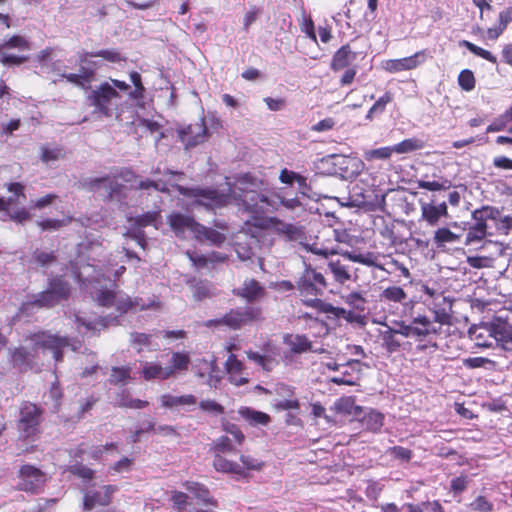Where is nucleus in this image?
<instances>
[{
    "label": "nucleus",
    "mask_w": 512,
    "mask_h": 512,
    "mask_svg": "<svg viewBox=\"0 0 512 512\" xmlns=\"http://www.w3.org/2000/svg\"><path fill=\"white\" fill-rule=\"evenodd\" d=\"M179 138L186 148L195 147L204 142L208 136V130L204 119L195 124H190L185 128L178 130Z\"/></svg>",
    "instance_id": "14"
},
{
    "label": "nucleus",
    "mask_w": 512,
    "mask_h": 512,
    "mask_svg": "<svg viewBox=\"0 0 512 512\" xmlns=\"http://www.w3.org/2000/svg\"><path fill=\"white\" fill-rule=\"evenodd\" d=\"M388 454L405 462H408L412 457V451L402 446H394L389 448Z\"/></svg>",
    "instance_id": "64"
},
{
    "label": "nucleus",
    "mask_w": 512,
    "mask_h": 512,
    "mask_svg": "<svg viewBox=\"0 0 512 512\" xmlns=\"http://www.w3.org/2000/svg\"><path fill=\"white\" fill-rule=\"evenodd\" d=\"M171 501L175 509H177L179 512H182L188 505V496L183 492L174 491L171 496Z\"/></svg>",
    "instance_id": "63"
},
{
    "label": "nucleus",
    "mask_w": 512,
    "mask_h": 512,
    "mask_svg": "<svg viewBox=\"0 0 512 512\" xmlns=\"http://www.w3.org/2000/svg\"><path fill=\"white\" fill-rule=\"evenodd\" d=\"M285 350L282 355L280 349L274 344L267 343L263 347V353L249 351V360L260 366L264 371H272L282 358L286 364H291L295 359L305 353H322L324 349L316 348L306 335L287 333L283 336Z\"/></svg>",
    "instance_id": "3"
},
{
    "label": "nucleus",
    "mask_w": 512,
    "mask_h": 512,
    "mask_svg": "<svg viewBox=\"0 0 512 512\" xmlns=\"http://www.w3.org/2000/svg\"><path fill=\"white\" fill-rule=\"evenodd\" d=\"M48 289L53 292V295L60 301L69 295V285L61 277L51 278L49 281Z\"/></svg>",
    "instance_id": "38"
},
{
    "label": "nucleus",
    "mask_w": 512,
    "mask_h": 512,
    "mask_svg": "<svg viewBox=\"0 0 512 512\" xmlns=\"http://www.w3.org/2000/svg\"><path fill=\"white\" fill-rule=\"evenodd\" d=\"M486 334L491 338V335L486 328L474 326L469 329V337L474 340L475 344L479 347L491 346V341L486 340Z\"/></svg>",
    "instance_id": "45"
},
{
    "label": "nucleus",
    "mask_w": 512,
    "mask_h": 512,
    "mask_svg": "<svg viewBox=\"0 0 512 512\" xmlns=\"http://www.w3.org/2000/svg\"><path fill=\"white\" fill-rule=\"evenodd\" d=\"M381 299L395 303H403L407 299V294L399 286H390L383 290Z\"/></svg>",
    "instance_id": "43"
},
{
    "label": "nucleus",
    "mask_w": 512,
    "mask_h": 512,
    "mask_svg": "<svg viewBox=\"0 0 512 512\" xmlns=\"http://www.w3.org/2000/svg\"><path fill=\"white\" fill-rule=\"evenodd\" d=\"M130 109L136 107V118L130 122V130L134 128V132L140 137L152 136L154 144L165 137L161 131V125L153 120L146 118L152 108V98L143 86L141 75L138 72H130Z\"/></svg>",
    "instance_id": "4"
},
{
    "label": "nucleus",
    "mask_w": 512,
    "mask_h": 512,
    "mask_svg": "<svg viewBox=\"0 0 512 512\" xmlns=\"http://www.w3.org/2000/svg\"><path fill=\"white\" fill-rule=\"evenodd\" d=\"M327 283L324 276L311 267H307L297 281V289L302 297H314L323 294Z\"/></svg>",
    "instance_id": "10"
},
{
    "label": "nucleus",
    "mask_w": 512,
    "mask_h": 512,
    "mask_svg": "<svg viewBox=\"0 0 512 512\" xmlns=\"http://www.w3.org/2000/svg\"><path fill=\"white\" fill-rule=\"evenodd\" d=\"M76 322L79 325L84 326L87 330H99L102 327H106L108 324L106 319L103 317H98V318L95 317V318L91 319V318L76 316Z\"/></svg>",
    "instance_id": "51"
},
{
    "label": "nucleus",
    "mask_w": 512,
    "mask_h": 512,
    "mask_svg": "<svg viewBox=\"0 0 512 512\" xmlns=\"http://www.w3.org/2000/svg\"><path fill=\"white\" fill-rule=\"evenodd\" d=\"M327 270L332 274L334 280L339 284H344L351 279V274L346 265L339 259L329 260Z\"/></svg>",
    "instance_id": "29"
},
{
    "label": "nucleus",
    "mask_w": 512,
    "mask_h": 512,
    "mask_svg": "<svg viewBox=\"0 0 512 512\" xmlns=\"http://www.w3.org/2000/svg\"><path fill=\"white\" fill-rule=\"evenodd\" d=\"M153 334L133 333L130 335V342L138 352L147 350H157L159 345L152 341Z\"/></svg>",
    "instance_id": "30"
},
{
    "label": "nucleus",
    "mask_w": 512,
    "mask_h": 512,
    "mask_svg": "<svg viewBox=\"0 0 512 512\" xmlns=\"http://www.w3.org/2000/svg\"><path fill=\"white\" fill-rule=\"evenodd\" d=\"M470 507L476 512H491L493 504L488 501L484 496H478L471 504Z\"/></svg>",
    "instance_id": "62"
},
{
    "label": "nucleus",
    "mask_w": 512,
    "mask_h": 512,
    "mask_svg": "<svg viewBox=\"0 0 512 512\" xmlns=\"http://www.w3.org/2000/svg\"><path fill=\"white\" fill-rule=\"evenodd\" d=\"M71 474L81 478L84 484L89 483L94 477V471L82 463H75L67 468Z\"/></svg>",
    "instance_id": "47"
},
{
    "label": "nucleus",
    "mask_w": 512,
    "mask_h": 512,
    "mask_svg": "<svg viewBox=\"0 0 512 512\" xmlns=\"http://www.w3.org/2000/svg\"><path fill=\"white\" fill-rule=\"evenodd\" d=\"M263 9L257 6H252L249 11L246 12L243 18V27L245 31H248L250 26L261 16Z\"/></svg>",
    "instance_id": "57"
},
{
    "label": "nucleus",
    "mask_w": 512,
    "mask_h": 512,
    "mask_svg": "<svg viewBox=\"0 0 512 512\" xmlns=\"http://www.w3.org/2000/svg\"><path fill=\"white\" fill-rule=\"evenodd\" d=\"M159 214L156 212H148L141 216L132 218L130 217V223L134 221V223L139 227H145L147 225L155 224Z\"/></svg>",
    "instance_id": "58"
},
{
    "label": "nucleus",
    "mask_w": 512,
    "mask_h": 512,
    "mask_svg": "<svg viewBox=\"0 0 512 512\" xmlns=\"http://www.w3.org/2000/svg\"><path fill=\"white\" fill-rule=\"evenodd\" d=\"M392 146H385L364 151L363 157L366 161L388 160L393 155Z\"/></svg>",
    "instance_id": "42"
},
{
    "label": "nucleus",
    "mask_w": 512,
    "mask_h": 512,
    "mask_svg": "<svg viewBox=\"0 0 512 512\" xmlns=\"http://www.w3.org/2000/svg\"><path fill=\"white\" fill-rule=\"evenodd\" d=\"M424 146L425 143L423 140L418 138H408L401 141L400 143L392 145V149L394 153L407 154L417 150H421L424 148Z\"/></svg>",
    "instance_id": "33"
},
{
    "label": "nucleus",
    "mask_w": 512,
    "mask_h": 512,
    "mask_svg": "<svg viewBox=\"0 0 512 512\" xmlns=\"http://www.w3.org/2000/svg\"><path fill=\"white\" fill-rule=\"evenodd\" d=\"M345 303L354 310L363 312L366 309L367 301L361 292L353 291L344 297Z\"/></svg>",
    "instance_id": "49"
},
{
    "label": "nucleus",
    "mask_w": 512,
    "mask_h": 512,
    "mask_svg": "<svg viewBox=\"0 0 512 512\" xmlns=\"http://www.w3.org/2000/svg\"><path fill=\"white\" fill-rule=\"evenodd\" d=\"M18 489L21 491L39 493L46 482L45 474L33 465H23L19 470Z\"/></svg>",
    "instance_id": "12"
},
{
    "label": "nucleus",
    "mask_w": 512,
    "mask_h": 512,
    "mask_svg": "<svg viewBox=\"0 0 512 512\" xmlns=\"http://www.w3.org/2000/svg\"><path fill=\"white\" fill-rule=\"evenodd\" d=\"M59 300L53 295L48 288L45 291L38 293L33 296V300L28 301L26 306H37V307H52L57 304Z\"/></svg>",
    "instance_id": "36"
},
{
    "label": "nucleus",
    "mask_w": 512,
    "mask_h": 512,
    "mask_svg": "<svg viewBox=\"0 0 512 512\" xmlns=\"http://www.w3.org/2000/svg\"><path fill=\"white\" fill-rule=\"evenodd\" d=\"M334 409L341 414L359 416L361 408L355 404L353 397H341L334 403Z\"/></svg>",
    "instance_id": "32"
},
{
    "label": "nucleus",
    "mask_w": 512,
    "mask_h": 512,
    "mask_svg": "<svg viewBox=\"0 0 512 512\" xmlns=\"http://www.w3.org/2000/svg\"><path fill=\"white\" fill-rule=\"evenodd\" d=\"M233 293L245 299L248 303H254L264 298L266 290L257 280L246 279L240 287L233 290Z\"/></svg>",
    "instance_id": "17"
},
{
    "label": "nucleus",
    "mask_w": 512,
    "mask_h": 512,
    "mask_svg": "<svg viewBox=\"0 0 512 512\" xmlns=\"http://www.w3.org/2000/svg\"><path fill=\"white\" fill-rule=\"evenodd\" d=\"M460 46L467 48L471 53L493 63H497V58L488 50H485L467 40H462L459 43Z\"/></svg>",
    "instance_id": "48"
},
{
    "label": "nucleus",
    "mask_w": 512,
    "mask_h": 512,
    "mask_svg": "<svg viewBox=\"0 0 512 512\" xmlns=\"http://www.w3.org/2000/svg\"><path fill=\"white\" fill-rule=\"evenodd\" d=\"M459 86L465 91H471L475 87V77L471 70H462L458 76Z\"/></svg>",
    "instance_id": "54"
},
{
    "label": "nucleus",
    "mask_w": 512,
    "mask_h": 512,
    "mask_svg": "<svg viewBox=\"0 0 512 512\" xmlns=\"http://www.w3.org/2000/svg\"><path fill=\"white\" fill-rule=\"evenodd\" d=\"M183 486L194 496V498L199 500L202 504L211 505L214 507L218 505L217 500L210 495L209 490L203 484L187 481Z\"/></svg>",
    "instance_id": "25"
},
{
    "label": "nucleus",
    "mask_w": 512,
    "mask_h": 512,
    "mask_svg": "<svg viewBox=\"0 0 512 512\" xmlns=\"http://www.w3.org/2000/svg\"><path fill=\"white\" fill-rule=\"evenodd\" d=\"M240 461L243 464L244 470H255L259 471L263 468L264 463L252 456L249 455H241Z\"/></svg>",
    "instance_id": "61"
},
{
    "label": "nucleus",
    "mask_w": 512,
    "mask_h": 512,
    "mask_svg": "<svg viewBox=\"0 0 512 512\" xmlns=\"http://www.w3.org/2000/svg\"><path fill=\"white\" fill-rule=\"evenodd\" d=\"M342 256L355 263H360L369 267H375L380 270H386L379 262V255L374 252L356 253L353 251H346L342 254Z\"/></svg>",
    "instance_id": "26"
},
{
    "label": "nucleus",
    "mask_w": 512,
    "mask_h": 512,
    "mask_svg": "<svg viewBox=\"0 0 512 512\" xmlns=\"http://www.w3.org/2000/svg\"><path fill=\"white\" fill-rule=\"evenodd\" d=\"M357 58V52L353 51L349 45H343L333 55L331 68L333 71L342 70L350 66Z\"/></svg>",
    "instance_id": "24"
},
{
    "label": "nucleus",
    "mask_w": 512,
    "mask_h": 512,
    "mask_svg": "<svg viewBox=\"0 0 512 512\" xmlns=\"http://www.w3.org/2000/svg\"><path fill=\"white\" fill-rule=\"evenodd\" d=\"M213 467L216 471L222 473H231L236 475L237 479L248 477V473L238 463L227 460L221 454H215L213 459Z\"/></svg>",
    "instance_id": "23"
},
{
    "label": "nucleus",
    "mask_w": 512,
    "mask_h": 512,
    "mask_svg": "<svg viewBox=\"0 0 512 512\" xmlns=\"http://www.w3.org/2000/svg\"><path fill=\"white\" fill-rule=\"evenodd\" d=\"M426 51H418L415 54L400 59H389L383 63V68L389 73L413 70L426 61Z\"/></svg>",
    "instance_id": "13"
},
{
    "label": "nucleus",
    "mask_w": 512,
    "mask_h": 512,
    "mask_svg": "<svg viewBox=\"0 0 512 512\" xmlns=\"http://www.w3.org/2000/svg\"><path fill=\"white\" fill-rule=\"evenodd\" d=\"M190 362L189 356L186 353L174 352L169 361L170 365L167 368L172 370V375L177 371L186 370Z\"/></svg>",
    "instance_id": "46"
},
{
    "label": "nucleus",
    "mask_w": 512,
    "mask_h": 512,
    "mask_svg": "<svg viewBox=\"0 0 512 512\" xmlns=\"http://www.w3.org/2000/svg\"><path fill=\"white\" fill-rule=\"evenodd\" d=\"M67 338L52 335L48 332L33 334L27 339V344L15 348L11 352V362L20 372L39 370V361L46 351L52 352V358L56 363L62 359V349L67 347Z\"/></svg>",
    "instance_id": "2"
},
{
    "label": "nucleus",
    "mask_w": 512,
    "mask_h": 512,
    "mask_svg": "<svg viewBox=\"0 0 512 512\" xmlns=\"http://www.w3.org/2000/svg\"><path fill=\"white\" fill-rule=\"evenodd\" d=\"M239 415L249 422L250 425L266 426L270 423V416L264 412L254 410L250 407H241L238 410Z\"/></svg>",
    "instance_id": "28"
},
{
    "label": "nucleus",
    "mask_w": 512,
    "mask_h": 512,
    "mask_svg": "<svg viewBox=\"0 0 512 512\" xmlns=\"http://www.w3.org/2000/svg\"><path fill=\"white\" fill-rule=\"evenodd\" d=\"M422 218L431 226H435L441 217L448 215V209L445 202L440 204L422 203Z\"/></svg>",
    "instance_id": "22"
},
{
    "label": "nucleus",
    "mask_w": 512,
    "mask_h": 512,
    "mask_svg": "<svg viewBox=\"0 0 512 512\" xmlns=\"http://www.w3.org/2000/svg\"><path fill=\"white\" fill-rule=\"evenodd\" d=\"M383 414L374 410L366 413L362 418V424L370 431L377 432L383 426Z\"/></svg>",
    "instance_id": "39"
},
{
    "label": "nucleus",
    "mask_w": 512,
    "mask_h": 512,
    "mask_svg": "<svg viewBox=\"0 0 512 512\" xmlns=\"http://www.w3.org/2000/svg\"><path fill=\"white\" fill-rule=\"evenodd\" d=\"M262 319V309L256 306L231 309L222 317L224 325L234 330Z\"/></svg>",
    "instance_id": "11"
},
{
    "label": "nucleus",
    "mask_w": 512,
    "mask_h": 512,
    "mask_svg": "<svg viewBox=\"0 0 512 512\" xmlns=\"http://www.w3.org/2000/svg\"><path fill=\"white\" fill-rule=\"evenodd\" d=\"M429 310L433 314V319L441 327L444 324H449L452 312V301L443 296L436 295L434 299L428 304Z\"/></svg>",
    "instance_id": "16"
},
{
    "label": "nucleus",
    "mask_w": 512,
    "mask_h": 512,
    "mask_svg": "<svg viewBox=\"0 0 512 512\" xmlns=\"http://www.w3.org/2000/svg\"><path fill=\"white\" fill-rule=\"evenodd\" d=\"M32 258H33V261L41 267H46V266L50 265L52 262H54V260H55V256H54L53 252H45V251H41L38 249L35 250Z\"/></svg>",
    "instance_id": "56"
},
{
    "label": "nucleus",
    "mask_w": 512,
    "mask_h": 512,
    "mask_svg": "<svg viewBox=\"0 0 512 512\" xmlns=\"http://www.w3.org/2000/svg\"><path fill=\"white\" fill-rule=\"evenodd\" d=\"M121 91L128 90V85L124 81L111 80V83L105 82L99 86L97 90L92 92L90 96L91 104L94 105L101 113L110 115L111 106L117 107L120 98L116 89Z\"/></svg>",
    "instance_id": "9"
},
{
    "label": "nucleus",
    "mask_w": 512,
    "mask_h": 512,
    "mask_svg": "<svg viewBox=\"0 0 512 512\" xmlns=\"http://www.w3.org/2000/svg\"><path fill=\"white\" fill-rule=\"evenodd\" d=\"M125 266L111 270L106 268L103 272L94 264H85L74 271L80 285L88 291L101 306H110L114 302L115 294L112 291L115 279L124 274Z\"/></svg>",
    "instance_id": "5"
},
{
    "label": "nucleus",
    "mask_w": 512,
    "mask_h": 512,
    "mask_svg": "<svg viewBox=\"0 0 512 512\" xmlns=\"http://www.w3.org/2000/svg\"><path fill=\"white\" fill-rule=\"evenodd\" d=\"M268 222L275 233L287 241L302 243L306 238L304 229L301 226L284 222L276 217L269 218Z\"/></svg>",
    "instance_id": "15"
},
{
    "label": "nucleus",
    "mask_w": 512,
    "mask_h": 512,
    "mask_svg": "<svg viewBox=\"0 0 512 512\" xmlns=\"http://www.w3.org/2000/svg\"><path fill=\"white\" fill-rule=\"evenodd\" d=\"M193 295L197 300H202L212 295V285L208 281H197L193 286Z\"/></svg>",
    "instance_id": "53"
},
{
    "label": "nucleus",
    "mask_w": 512,
    "mask_h": 512,
    "mask_svg": "<svg viewBox=\"0 0 512 512\" xmlns=\"http://www.w3.org/2000/svg\"><path fill=\"white\" fill-rule=\"evenodd\" d=\"M512 121V118L504 112L493 120V122L487 127L486 132H498L506 128V126Z\"/></svg>",
    "instance_id": "55"
},
{
    "label": "nucleus",
    "mask_w": 512,
    "mask_h": 512,
    "mask_svg": "<svg viewBox=\"0 0 512 512\" xmlns=\"http://www.w3.org/2000/svg\"><path fill=\"white\" fill-rule=\"evenodd\" d=\"M71 218L66 219H45L40 222H38L39 226L42 228V230H57L66 224L70 223Z\"/></svg>",
    "instance_id": "60"
},
{
    "label": "nucleus",
    "mask_w": 512,
    "mask_h": 512,
    "mask_svg": "<svg viewBox=\"0 0 512 512\" xmlns=\"http://www.w3.org/2000/svg\"><path fill=\"white\" fill-rule=\"evenodd\" d=\"M262 182L250 173L242 174L236 178L234 187L229 186L228 192H220L210 188H184L179 186L181 194L195 198L199 205L209 209L223 207L232 200L245 212L259 221L261 216L270 210H277V201L257 189Z\"/></svg>",
    "instance_id": "1"
},
{
    "label": "nucleus",
    "mask_w": 512,
    "mask_h": 512,
    "mask_svg": "<svg viewBox=\"0 0 512 512\" xmlns=\"http://www.w3.org/2000/svg\"><path fill=\"white\" fill-rule=\"evenodd\" d=\"M4 48H17L19 50H29L30 45L28 41L22 36H12L3 44Z\"/></svg>",
    "instance_id": "59"
},
{
    "label": "nucleus",
    "mask_w": 512,
    "mask_h": 512,
    "mask_svg": "<svg viewBox=\"0 0 512 512\" xmlns=\"http://www.w3.org/2000/svg\"><path fill=\"white\" fill-rule=\"evenodd\" d=\"M215 454L231 453L235 451L232 439L228 436H221L213 442L211 448Z\"/></svg>",
    "instance_id": "50"
},
{
    "label": "nucleus",
    "mask_w": 512,
    "mask_h": 512,
    "mask_svg": "<svg viewBox=\"0 0 512 512\" xmlns=\"http://www.w3.org/2000/svg\"><path fill=\"white\" fill-rule=\"evenodd\" d=\"M459 238V235L448 228H439L434 234V242L438 248L444 247L446 243H455L459 241Z\"/></svg>",
    "instance_id": "40"
},
{
    "label": "nucleus",
    "mask_w": 512,
    "mask_h": 512,
    "mask_svg": "<svg viewBox=\"0 0 512 512\" xmlns=\"http://www.w3.org/2000/svg\"><path fill=\"white\" fill-rule=\"evenodd\" d=\"M168 223L178 237H186V232L195 235L199 225L192 217L181 213L171 214Z\"/></svg>",
    "instance_id": "18"
},
{
    "label": "nucleus",
    "mask_w": 512,
    "mask_h": 512,
    "mask_svg": "<svg viewBox=\"0 0 512 512\" xmlns=\"http://www.w3.org/2000/svg\"><path fill=\"white\" fill-rule=\"evenodd\" d=\"M305 303L308 306H311L314 308H319L321 311H323L325 313L332 314L337 318H343L350 323L359 322L361 319L360 315L355 314L352 311L346 310L341 307H335L329 303H324L320 299H307V300H305Z\"/></svg>",
    "instance_id": "19"
},
{
    "label": "nucleus",
    "mask_w": 512,
    "mask_h": 512,
    "mask_svg": "<svg viewBox=\"0 0 512 512\" xmlns=\"http://www.w3.org/2000/svg\"><path fill=\"white\" fill-rule=\"evenodd\" d=\"M195 237L200 240H202V239L207 240L211 244L217 245V246L221 245L226 239L224 234L218 232L215 229L205 227L202 224L198 225V228L195 233Z\"/></svg>",
    "instance_id": "31"
},
{
    "label": "nucleus",
    "mask_w": 512,
    "mask_h": 512,
    "mask_svg": "<svg viewBox=\"0 0 512 512\" xmlns=\"http://www.w3.org/2000/svg\"><path fill=\"white\" fill-rule=\"evenodd\" d=\"M144 379L150 380H165L172 375V370L159 363L147 362L142 369Z\"/></svg>",
    "instance_id": "27"
},
{
    "label": "nucleus",
    "mask_w": 512,
    "mask_h": 512,
    "mask_svg": "<svg viewBox=\"0 0 512 512\" xmlns=\"http://www.w3.org/2000/svg\"><path fill=\"white\" fill-rule=\"evenodd\" d=\"M392 100H393V94L391 92H389V91L386 92L369 109V111H368V113L366 115V119L367 120H372L375 115L382 114L385 111V109H386V105L388 103L392 102Z\"/></svg>",
    "instance_id": "41"
},
{
    "label": "nucleus",
    "mask_w": 512,
    "mask_h": 512,
    "mask_svg": "<svg viewBox=\"0 0 512 512\" xmlns=\"http://www.w3.org/2000/svg\"><path fill=\"white\" fill-rule=\"evenodd\" d=\"M64 157V150L60 147H43L41 160L47 164Z\"/></svg>",
    "instance_id": "52"
},
{
    "label": "nucleus",
    "mask_w": 512,
    "mask_h": 512,
    "mask_svg": "<svg viewBox=\"0 0 512 512\" xmlns=\"http://www.w3.org/2000/svg\"><path fill=\"white\" fill-rule=\"evenodd\" d=\"M116 491V487L112 485L103 486L101 490L96 492H87L84 495V509L91 510L96 505H108L111 495Z\"/></svg>",
    "instance_id": "21"
},
{
    "label": "nucleus",
    "mask_w": 512,
    "mask_h": 512,
    "mask_svg": "<svg viewBox=\"0 0 512 512\" xmlns=\"http://www.w3.org/2000/svg\"><path fill=\"white\" fill-rule=\"evenodd\" d=\"M92 57H101L104 60L111 62V63H117V62L124 60L116 50L106 49V50H100L97 52H86L83 54V56L80 57V62L84 63V62L88 61V58H92Z\"/></svg>",
    "instance_id": "37"
},
{
    "label": "nucleus",
    "mask_w": 512,
    "mask_h": 512,
    "mask_svg": "<svg viewBox=\"0 0 512 512\" xmlns=\"http://www.w3.org/2000/svg\"><path fill=\"white\" fill-rule=\"evenodd\" d=\"M499 216L500 210L491 206H484L473 211L472 218L474 224L469 228L466 234L465 244L471 245L479 243L486 236L492 235V233L488 231L490 228L489 221H496Z\"/></svg>",
    "instance_id": "8"
},
{
    "label": "nucleus",
    "mask_w": 512,
    "mask_h": 512,
    "mask_svg": "<svg viewBox=\"0 0 512 512\" xmlns=\"http://www.w3.org/2000/svg\"><path fill=\"white\" fill-rule=\"evenodd\" d=\"M162 405L168 408H177L180 406H188L194 405L196 403V398L192 395H182V396H173V395H163L161 397Z\"/></svg>",
    "instance_id": "35"
},
{
    "label": "nucleus",
    "mask_w": 512,
    "mask_h": 512,
    "mask_svg": "<svg viewBox=\"0 0 512 512\" xmlns=\"http://www.w3.org/2000/svg\"><path fill=\"white\" fill-rule=\"evenodd\" d=\"M128 179L121 172L119 175L88 178L83 181V187L87 190L97 193L100 196L112 201L125 204L128 188L126 182Z\"/></svg>",
    "instance_id": "6"
},
{
    "label": "nucleus",
    "mask_w": 512,
    "mask_h": 512,
    "mask_svg": "<svg viewBox=\"0 0 512 512\" xmlns=\"http://www.w3.org/2000/svg\"><path fill=\"white\" fill-rule=\"evenodd\" d=\"M412 324L414 329V338L418 340H423L430 335H436L441 331V326L435 322L434 319L431 320L425 315L413 317Z\"/></svg>",
    "instance_id": "20"
},
{
    "label": "nucleus",
    "mask_w": 512,
    "mask_h": 512,
    "mask_svg": "<svg viewBox=\"0 0 512 512\" xmlns=\"http://www.w3.org/2000/svg\"><path fill=\"white\" fill-rule=\"evenodd\" d=\"M383 346L389 352H396L401 346V342L397 339L396 334L392 331V327L387 326L385 331L381 332Z\"/></svg>",
    "instance_id": "44"
},
{
    "label": "nucleus",
    "mask_w": 512,
    "mask_h": 512,
    "mask_svg": "<svg viewBox=\"0 0 512 512\" xmlns=\"http://www.w3.org/2000/svg\"><path fill=\"white\" fill-rule=\"evenodd\" d=\"M129 183H130V189L135 188V189H141V190H148L150 188H154L155 190H158L161 192L168 191V188L166 187L165 184H162L160 182L153 181V180H148V179L141 180L138 176L133 175L131 172H130Z\"/></svg>",
    "instance_id": "34"
},
{
    "label": "nucleus",
    "mask_w": 512,
    "mask_h": 512,
    "mask_svg": "<svg viewBox=\"0 0 512 512\" xmlns=\"http://www.w3.org/2000/svg\"><path fill=\"white\" fill-rule=\"evenodd\" d=\"M43 421V411L37 405L25 402L19 410V419L17 429L19 435L24 440H35L41 433V423Z\"/></svg>",
    "instance_id": "7"
}]
</instances>
